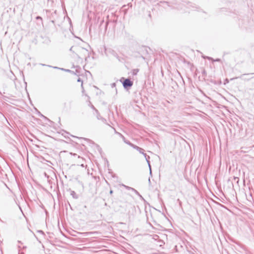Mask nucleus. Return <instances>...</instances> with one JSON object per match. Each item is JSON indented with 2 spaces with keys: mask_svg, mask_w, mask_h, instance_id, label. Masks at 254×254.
Here are the masks:
<instances>
[{
  "mask_svg": "<svg viewBox=\"0 0 254 254\" xmlns=\"http://www.w3.org/2000/svg\"><path fill=\"white\" fill-rule=\"evenodd\" d=\"M204 59H207L209 60H212L213 61V59L211 57H204V56H203L202 57Z\"/></svg>",
  "mask_w": 254,
  "mask_h": 254,
  "instance_id": "nucleus-12",
  "label": "nucleus"
},
{
  "mask_svg": "<svg viewBox=\"0 0 254 254\" xmlns=\"http://www.w3.org/2000/svg\"><path fill=\"white\" fill-rule=\"evenodd\" d=\"M143 156L145 158V159H146V160L147 162V164L148 165L149 170H150V174L151 175L152 172H151V165H150V161H149L150 157H149V156L147 155V154L146 153L144 154Z\"/></svg>",
  "mask_w": 254,
  "mask_h": 254,
  "instance_id": "nucleus-2",
  "label": "nucleus"
},
{
  "mask_svg": "<svg viewBox=\"0 0 254 254\" xmlns=\"http://www.w3.org/2000/svg\"><path fill=\"white\" fill-rule=\"evenodd\" d=\"M127 190H132V189H133L132 188H131L130 187H128V186H126V185H123Z\"/></svg>",
  "mask_w": 254,
  "mask_h": 254,
  "instance_id": "nucleus-9",
  "label": "nucleus"
},
{
  "mask_svg": "<svg viewBox=\"0 0 254 254\" xmlns=\"http://www.w3.org/2000/svg\"><path fill=\"white\" fill-rule=\"evenodd\" d=\"M130 146L132 147L133 148L136 149V150H137L138 149V146H136V145H134V144H133L132 143V144Z\"/></svg>",
  "mask_w": 254,
  "mask_h": 254,
  "instance_id": "nucleus-10",
  "label": "nucleus"
},
{
  "mask_svg": "<svg viewBox=\"0 0 254 254\" xmlns=\"http://www.w3.org/2000/svg\"><path fill=\"white\" fill-rule=\"evenodd\" d=\"M132 191H133L136 194L140 196V197H142L141 195L139 194V193L134 189H132Z\"/></svg>",
  "mask_w": 254,
  "mask_h": 254,
  "instance_id": "nucleus-6",
  "label": "nucleus"
},
{
  "mask_svg": "<svg viewBox=\"0 0 254 254\" xmlns=\"http://www.w3.org/2000/svg\"><path fill=\"white\" fill-rule=\"evenodd\" d=\"M250 74H254V73H250Z\"/></svg>",
  "mask_w": 254,
  "mask_h": 254,
  "instance_id": "nucleus-23",
  "label": "nucleus"
},
{
  "mask_svg": "<svg viewBox=\"0 0 254 254\" xmlns=\"http://www.w3.org/2000/svg\"><path fill=\"white\" fill-rule=\"evenodd\" d=\"M41 64V65H42V66H45V65H46V64Z\"/></svg>",
  "mask_w": 254,
  "mask_h": 254,
  "instance_id": "nucleus-20",
  "label": "nucleus"
},
{
  "mask_svg": "<svg viewBox=\"0 0 254 254\" xmlns=\"http://www.w3.org/2000/svg\"><path fill=\"white\" fill-rule=\"evenodd\" d=\"M115 85V83L113 84V86H114Z\"/></svg>",
  "mask_w": 254,
  "mask_h": 254,
  "instance_id": "nucleus-22",
  "label": "nucleus"
},
{
  "mask_svg": "<svg viewBox=\"0 0 254 254\" xmlns=\"http://www.w3.org/2000/svg\"><path fill=\"white\" fill-rule=\"evenodd\" d=\"M102 120L103 122H104V123L106 122V120L105 119H102Z\"/></svg>",
  "mask_w": 254,
  "mask_h": 254,
  "instance_id": "nucleus-17",
  "label": "nucleus"
},
{
  "mask_svg": "<svg viewBox=\"0 0 254 254\" xmlns=\"http://www.w3.org/2000/svg\"><path fill=\"white\" fill-rule=\"evenodd\" d=\"M139 70L138 69H134L133 70V74L134 75H135L137 74V73L138 72Z\"/></svg>",
  "mask_w": 254,
  "mask_h": 254,
  "instance_id": "nucleus-11",
  "label": "nucleus"
},
{
  "mask_svg": "<svg viewBox=\"0 0 254 254\" xmlns=\"http://www.w3.org/2000/svg\"><path fill=\"white\" fill-rule=\"evenodd\" d=\"M70 194L73 198H78V195L76 193V192L74 190H70Z\"/></svg>",
  "mask_w": 254,
  "mask_h": 254,
  "instance_id": "nucleus-3",
  "label": "nucleus"
},
{
  "mask_svg": "<svg viewBox=\"0 0 254 254\" xmlns=\"http://www.w3.org/2000/svg\"><path fill=\"white\" fill-rule=\"evenodd\" d=\"M113 193V190H110V194H112Z\"/></svg>",
  "mask_w": 254,
  "mask_h": 254,
  "instance_id": "nucleus-18",
  "label": "nucleus"
},
{
  "mask_svg": "<svg viewBox=\"0 0 254 254\" xmlns=\"http://www.w3.org/2000/svg\"><path fill=\"white\" fill-rule=\"evenodd\" d=\"M137 150L140 153H141L143 155H144V154H145V153H144V149H142V148H140L139 147H138V149H137Z\"/></svg>",
  "mask_w": 254,
  "mask_h": 254,
  "instance_id": "nucleus-5",
  "label": "nucleus"
},
{
  "mask_svg": "<svg viewBox=\"0 0 254 254\" xmlns=\"http://www.w3.org/2000/svg\"><path fill=\"white\" fill-rule=\"evenodd\" d=\"M246 75V74H244L242 75L241 77H242V76H244V75Z\"/></svg>",
  "mask_w": 254,
  "mask_h": 254,
  "instance_id": "nucleus-21",
  "label": "nucleus"
},
{
  "mask_svg": "<svg viewBox=\"0 0 254 254\" xmlns=\"http://www.w3.org/2000/svg\"><path fill=\"white\" fill-rule=\"evenodd\" d=\"M221 60L220 59H216L215 60H213V62H220Z\"/></svg>",
  "mask_w": 254,
  "mask_h": 254,
  "instance_id": "nucleus-15",
  "label": "nucleus"
},
{
  "mask_svg": "<svg viewBox=\"0 0 254 254\" xmlns=\"http://www.w3.org/2000/svg\"><path fill=\"white\" fill-rule=\"evenodd\" d=\"M36 19L37 20H40L41 21H42V17H41V16H37V17H36Z\"/></svg>",
  "mask_w": 254,
  "mask_h": 254,
  "instance_id": "nucleus-14",
  "label": "nucleus"
},
{
  "mask_svg": "<svg viewBox=\"0 0 254 254\" xmlns=\"http://www.w3.org/2000/svg\"><path fill=\"white\" fill-rule=\"evenodd\" d=\"M77 82H81L82 83V80L80 78H78L77 79Z\"/></svg>",
  "mask_w": 254,
  "mask_h": 254,
  "instance_id": "nucleus-16",
  "label": "nucleus"
},
{
  "mask_svg": "<svg viewBox=\"0 0 254 254\" xmlns=\"http://www.w3.org/2000/svg\"><path fill=\"white\" fill-rule=\"evenodd\" d=\"M124 141L126 144L129 145V146H131L132 144V143H131L129 141L125 140Z\"/></svg>",
  "mask_w": 254,
  "mask_h": 254,
  "instance_id": "nucleus-13",
  "label": "nucleus"
},
{
  "mask_svg": "<svg viewBox=\"0 0 254 254\" xmlns=\"http://www.w3.org/2000/svg\"><path fill=\"white\" fill-rule=\"evenodd\" d=\"M133 85V82L129 79H125L123 82V85L125 89H128Z\"/></svg>",
  "mask_w": 254,
  "mask_h": 254,
  "instance_id": "nucleus-1",
  "label": "nucleus"
},
{
  "mask_svg": "<svg viewBox=\"0 0 254 254\" xmlns=\"http://www.w3.org/2000/svg\"><path fill=\"white\" fill-rule=\"evenodd\" d=\"M72 48H73V47H71L70 49V51H72Z\"/></svg>",
  "mask_w": 254,
  "mask_h": 254,
  "instance_id": "nucleus-19",
  "label": "nucleus"
},
{
  "mask_svg": "<svg viewBox=\"0 0 254 254\" xmlns=\"http://www.w3.org/2000/svg\"><path fill=\"white\" fill-rule=\"evenodd\" d=\"M4 119L7 122H8L6 118L4 117V116L1 113H0V119Z\"/></svg>",
  "mask_w": 254,
  "mask_h": 254,
  "instance_id": "nucleus-7",
  "label": "nucleus"
},
{
  "mask_svg": "<svg viewBox=\"0 0 254 254\" xmlns=\"http://www.w3.org/2000/svg\"><path fill=\"white\" fill-rule=\"evenodd\" d=\"M5 187H6V185L1 180H0V191Z\"/></svg>",
  "mask_w": 254,
  "mask_h": 254,
  "instance_id": "nucleus-4",
  "label": "nucleus"
},
{
  "mask_svg": "<svg viewBox=\"0 0 254 254\" xmlns=\"http://www.w3.org/2000/svg\"><path fill=\"white\" fill-rule=\"evenodd\" d=\"M54 67V68H59V67H56V66H54V67ZM59 69H62V70H64V71H67V72H70V71H71V70H69V69H64V68H59Z\"/></svg>",
  "mask_w": 254,
  "mask_h": 254,
  "instance_id": "nucleus-8",
  "label": "nucleus"
}]
</instances>
